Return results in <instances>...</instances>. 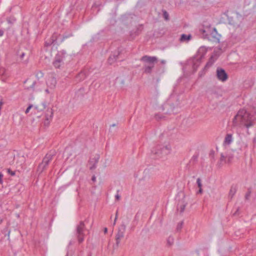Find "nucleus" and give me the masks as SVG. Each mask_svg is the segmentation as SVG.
<instances>
[{"instance_id": "41", "label": "nucleus", "mask_w": 256, "mask_h": 256, "mask_svg": "<svg viewBox=\"0 0 256 256\" xmlns=\"http://www.w3.org/2000/svg\"><path fill=\"white\" fill-rule=\"evenodd\" d=\"M72 35L70 34V35H68V36H64L63 37H62V39L61 40V42H63L66 38H68L69 36H72Z\"/></svg>"}, {"instance_id": "56", "label": "nucleus", "mask_w": 256, "mask_h": 256, "mask_svg": "<svg viewBox=\"0 0 256 256\" xmlns=\"http://www.w3.org/2000/svg\"><path fill=\"white\" fill-rule=\"evenodd\" d=\"M46 92H48H48H49L48 90V89H46Z\"/></svg>"}, {"instance_id": "37", "label": "nucleus", "mask_w": 256, "mask_h": 256, "mask_svg": "<svg viewBox=\"0 0 256 256\" xmlns=\"http://www.w3.org/2000/svg\"><path fill=\"white\" fill-rule=\"evenodd\" d=\"M32 107V104H30L29 105V106L26 109V112H25L26 114L28 113L30 110V109Z\"/></svg>"}, {"instance_id": "55", "label": "nucleus", "mask_w": 256, "mask_h": 256, "mask_svg": "<svg viewBox=\"0 0 256 256\" xmlns=\"http://www.w3.org/2000/svg\"><path fill=\"white\" fill-rule=\"evenodd\" d=\"M92 160H90V161L88 162V163H89L90 164H91V163H92Z\"/></svg>"}, {"instance_id": "20", "label": "nucleus", "mask_w": 256, "mask_h": 256, "mask_svg": "<svg viewBox=\"0 0 256 256\" xmlns=\"http://www.w3.org/2000/svg\"><path fill=\"white\" fill-rule=\"evenodd\" d=\"M237 190V188L236 186H232L230 188V192H229V197L230 199H232L235 194L236 193Z\"/></svg>"}, {"instance_id": "7", "label": "nucleus", "mask_w": 256, "mask_h": 256, "mask_svg": "<svg viewBox=\"0 0 256 256\" xmlns=\"http://www.w3.org/2000/svg\"><path fill=\"white\" fill-rule=\"evenodd\" d=\"M216 76L217 78L222 82L227 80L228 78V74L226 72L225 70L220 67L216 68Z\"/></svg>"}, {"instance_id": "9", "label": "nucleus", "mask_w": 256, "mask_h": 256, "mask_svg": "<svg viewBox=\"0 0 256 256\" xmlns=\"http://www.w3.org/2000/svg\"><path fill=\"white\" fill-rule=\"evenodd\" d=\"M212 31L208 36L207 40L214 42L219 43L220 36L218 33L216 28Z\"/></svg>"}, {"instance_id": "12", "label": "nucleus", "mask_w": 256, "mask_h": 256, "mask_svg": "<svg viewBox=\"0 0 256 256\" xmlns=\"http://www.w3.org/2000/svg\"><path fill=\"white\" fill-rule=\"evenodd\" d=\"M9 75L6 70L3 68H0V78L2 80L5 81Z\"/></svg>"}, {"instance_id": "44", "label": "nucleus", "mask_w": 256, "mask_h": 256, "mask_svg": "<svg viewBox=\"0 0 256 256\" xmlns=\"http://www.w3.org/2000/svg\"><path fill=\"white\" fill-rule=\"evenodd\" d=\"M42 108L39 110H42V109L46 108V106L44 104H42Z\"/></svg>"}, {"instance_id": "28", "label": "nucleus", "mask_w": 256, "mask_h": 256, "mask_svg": "<svg viewBox=\"0 0 256 256\" xmlns=\"http://www.w3.org/2000/svg\"><path fill=\"white\" fill-rule=\"evenodd\" d=\"M174 242V238L172 236H169L167 239V244L168 246H170L173 244Z\"/></svg>"}, {"instance_id": "43", "label": "nucleus", "mask_w": 256, "mask_h": 256, "mask_svg": "<svg viewBox=\"0 0 256 256\" xmlns=\"http://www.w3.org/2000/svg\"><path fill=\"white\" fill-rule=\"evenodd\" d=\"M118 211L117 210L116 212V217H115L114 220V225L116 224V220L118 218Z\"/></svg>"}, {"instance_id": "39", "label": "nucleus", "mask_w": 256, "mask_h": 256, "mask_svg": "<svg viewBox=\"0 0 256 256\" xmlns=\"http://www.w3.org/2000/svg\"><path fill=\"white\" fill-rule=\"evenodd\" d=\"M8 174H10L11 176H14L15 175V172L12 171L10 169H8Z\"/></svg>"}, {"instance_id": "60", "label": "nucleus", "mask_w": 256, "mask_h": 256, "mask_svg": "<svg viewBox=\"0 0 256 256\" xmlns=\"http://www.w3.org/2000/svg\"><path fill=\"white\" fill-rule=\"evenodd\" d=\"M66 256H68V254H67Z\"/></svg>"}, {"instance_id": "21", "label": "nucleus", "mask_w": 256, "mask_h": 256, "mask_svg": "<svg viewBox=\"0 0 256 256\" xmlns=\"http://www.w3.org/2000/svg\"><path fill=\"white\" fill-rule=\"evenodd\" d=\"M214 56H210V58L208 60V61L206 64L204 66V68L208 69L209 68H210L214 64Z\"/></svg>"}, {"instance_id": "1", "label": "nucleus", "mask_w": 256, "mask_h": 256, "mask_svg": "<svg viewBox=\"0 0 256 256\" xmlns=\"http://www.w3.org/2000/svg\"><path fill=\"white\" fill-rule=\"evenodd\" d=\"M256 123V115L251 114L244 110H240L232 120V126H244L247 128L252 126Z\"/></svg>"}, {"instance_id": "40", "label": "nucleus", "mask_w": 256, "mask_h": 256, "mask_svg": "<svg viewBox=\"0 0 256 256\" xmlns=\"http://www.w3.org/2000/svg\"><path fill=\"white\" fill-rule=\"evenodd\" d=\"M118 192V194L115 196L116 199L117 200H119L120 198V196L119 195Z\"/></svg>"}, {"instance_id": "52", "label": "nucleus", "mask_w": 256, "mask_h": 256, "mask_svg": "<svg viewBox=\"0 0 256 256\" xmlns=\"http://www.w3.org/2000/svg\"><path fill=\"white\" fill-rule=\"evenodd\" d=\"M108 232V228H104V234H106Z\"/></svg>"}, {"instance_id": "19", "label": "nucleus", "mask_w": 256, "mask_h": 256, "mask_svg": "<svg viewBox=\"0 0 256 256\" xmlns=\"http://www.w3.org/2000/svg\"><path fill=\"white\" fill-rule=\"evenodd\" d=\"M40 84V82H32V84L30 86V87H28L26 88L28 90H40V88H38Z\"/></svg>"}, {"instance_id": "34", "label": "nucleus", "mask_w": 256, "mask_h": 256, "mask_svg": "<svg viewBox=\"0 0 256 256\" xmlns=\"http://www.w3.org/2000/svg\"><path fill=\"white\" fill-rule=\"evenodd\" d=\"M196 184L198 188H202V184L200 178H198L196 180Z\"/></svg>"}, {"instance_id": "54", "label": "nucleus", "mask_w": 256, "mask_h": 256, "mask_svg": "<svg viewBox=\"0 0 256 256\" xmlns=\"http://www.w3.org/2000/svg\"><path fill=\"white\" fill-rule=\"evenodd\" d=\"M2 219L0 218V224L2 223Z\"/></svg>"}, {"instance_id": "31", "label": "nucleus", "mask_w": 256, "mask_h": 256, "mask_svg": "<svg viewBox=\"0 0 256 256\" xmlns=\"http://www.w3.org/2000/svg\"><path fill=\"white\" fill-rule=\"evenodd\" d=\"M154 118L156 120H159L164 118V116L160 114H155Z\"/></svg>"}, {"instance_id": "47", "label": "nucleus", "mask_w": 256, "mask_h": 256, "mask_svg": "<svg viewBox=\"0 0 256 256\" xmlns=\"http://www.w3.org/2000/svg\"><path fill=\"white\" fill-rule=\"evenodd\" d=\"M92 181L94 182L96 180V177L94 176H93L92 178Z\"/></svg>"}, {"instance_id": "51", "label": "nucleus", "mask_w": 256, "mask_h": 256, "mask_svg": "<svg viewBox=\"0 0 256 256\" xmlns=\"http://www.w3.org/2000/svg\"><path fill=\"white\" fill-rule=\"evenodd\" d=\"M7 21L8 23H10V24H12V22L10 20V18H8L7 19Z\"/></svg>"}, {"instance_id": "25", "label": "nucleus", "mask_w": 256, "mask_h": 256, "mask_svg": "<svg viewBox=\"0 0 256 256\" xmlns=\"http://www.w3.org/2000/svg\"><path fill=\"white\" fill-rule=\"evenodd\" d=\"M118 58V56H111L109 57L108 59V62L112 64V63L114 62L115 60H116V58Z\"/></svg>"}, {"instance_id": "24", "label": "nucleus", "mask_w": 256, "mask_h": 256, "mask_svg": "<svg viewBox=\"0 0 256 256\" xmlns=\"http://www.w3.org/2000/svg\"><path fill=\"white\" fill-rule=\"evenodd\" d=\"M94 162L90 167V170H94L96 168V164L98 162V160L99 159V156H98L94 158Z\"/></svg>"}, {"instance_id": "46", "label": "nucleus", "mask_w": 256, "mask_h": 256, "mask_svg": "<svg viewBox=\"0 0 256 256\" xmlns=\"http://www.w3.org/2000/svg\"><path fill=\"white\" fill-rule=\"evenodd\" d=\"M202 188H199V190L197 192V194H202Z\"/></svg>"}, {"instance_id": "11", "label": "nucleus", "mask_w": 256, "mask_h": 256, "mask_svg": "<svg viewBox=\"0 0 256 256\" xmlns=\"http://www.w3.org/2000/svg\"><path fill=\"white\" fill-rule=\"evenodd\" d=\"M198 53L199 56H197V58H196V62L200 63L201 60L204 58L206 54V50L204 48H200L198 50Z\"/></svg>"}, {"instance_id": "27", "label": "nucleus", "mask_w": 256, "mask_h": 256, "mask_svg": "<svg viewBox=\"0 0 256 256\" xmlns=\"http://www.w3.org/2000/svg\"><path fill=\"white\" fill-rule=\"evenodd\" d=\"M58 38V34L57 33H54L50 38L52 40V42H56Z\"/></svg>"}, {"instance_id": "22", "label": "nucleus", "mask_w": 256, "mask_h": 256, "mask_svg": "<svg viewBox=\"0 0 256 256\" xmlns=\"http://www.w3.org/2000/svg\"><path fill=\"white\" fill-rule=\"evenodd\" d=\"M126 229V226L124 223H122L118 228V234L124 235Z\"/></svg>"}, {"instance_id": "29", "label": "nucleus", "mask_w": 256, "mask_h": 256, "mask_svg": "<svg viewBox=\"0 0 256 256\" xmlns=\"http://www.w3.org/2000/svg\"><path fill=\"white\" fill-rule=\"evenodd\" d=\"M162 13L163 17L164 18V20H169V14L168 12L166 10H163Z\"/></svg>"}, {"instance_id": "30", "label": "nucleus", "mask_w": 256, "mask_h": 256, "mask_svg": "<svg viewBox=\"0 0 256 256\" xmlns=\"http://www.w3.org/2000/svg\"><path fill=\"white\" fill-rule=\"evenodd\" d=\"M251 193H252V190H251V188H248V192L246 193V196H245L246 200H248L249 199V198H250V196Z\"/></svg>"}, {"instance_id": "23", "label": "nucleus", "mask_w": 256, "mask_h": 256, "mask_svg": "<svg viewBox=\"0 0 256 256\" xmlns=\"http://www.w3.org/2000/svg\"><path fill=\"white\" fill-rule=\"evenodd\" d=\"M25 53L24 52H21L20 54V60L24 64H26L28 62V57L27 56L25 59H24V57L25 56Z\"/></svg>"}, {"instance_id": "57", "label": "nucleus", "mask_w": 256, "mask_h": 256, "mask_svg": "<svg viewBox=\"0 0 256 256\" xmlns=\"http://www.w3.org/2000/svg\"><path fill=\"white\" fill-rule=\"evenodd\" d=\"M116 126V124H113L111 126Z\"/></svg>"}, {"instance_id": "58", "label": "nucleus", "mask_w": 256, "mask_h": 256, "mask_svg": "<svg viewBox=\"0 0 256 256\" xmlns=\"http://www.w3.org/2000/svg\"><path fill=\"white\" fill-rule=\"evenodd\" d=\"M38 106H36V108L38 109Z\"/></svg>"}, {"instance_id": "53", "label": "nucleus", "mask_w": 256, "mask_h": 256, "mask_svg": "<svg viewBox=\"0 0 256 256\" xmlns=\"http://www.w3.org/2000/svg\"><path fill=\"white\" fill-rule=\"evenodd\" d=\"M10 231L9 230L8 232V238H10Z\"/></svg>"}, {"instance_id": "5", "label": "nucleus", "mask_w": 256, "mask_h": 256, "mask_svg": "<svg viewBox=\"0 0 256 256\" xmlns=\"http://www.w3.org/2000/svg\"><path fill=\"white\" fill-rule=\"evenodd\" d=\"M66 54V53L64 50L58 52L56 54L52 62V64L56 68H60L63 67Z\"/></svg>"}, {"instance_id": "2", "label": "nucleus", "mask_w": 256, "mask_h": 256, "mask_svg": "<svg viewBox=\"0 0 256 256\" xmlns=\"http://www.w3.org/2000/svg\"><path fill=\"white\" fill-rule=\"evenodd\" d=\"M140 61L144 62L143 72L146 74H150L152 72L155 64L158 62V58L156 56L146 55L141 58Z\"/></svg>"}, {"instance_id": "33", "label": "nucleus", "mask_w": 256, "mask_h": 256, "mask_svg": "<svg viewBox=\"0 0 256 256\" xmlns=\"http://www.w3.org/2000/svg\"><path fill=\"white\" fill-rule=\"evenodd\" d=\"M54 43V42H52V40L50 38V40H47L46 41L44 45H45L46 46L48 47V46H51Z\"/></svg>"}, {"instance_id": "3", "label": "nucleus", "mask_w": 256, "mask_h": 256, "mask_svg": "<svg viewBox=\"0 0 256 256\" xmlns=\"http://www.w3.org/2000/svg\"><path fill=\"white\" fill-rule=\"evenodd\" d=\"M88 218H86L84 221H80L76 227V236L78 242L81 244L84 240L85 234L84 232L86 230V224L88 222Z\"/></svg>"}, {"instance_id": "45", "label": "nucleus", "mask_w": 256, "mask_h": 256, "mask_svg": "<svg viewBox=\"0 0 256 256\" xmlns=\"http://www.w3.org/2000/svg\"><path fill=\"white\" fill-rule=\"evenodd\" d=\"M238 211H239V208H238L237 209V210H236V212L233 214L234 216H237V215H238L239 214V212H238Z\"/></svg>"}, {"instance_id": "10", "label": "nucleus", "mask_w": 256, "mask_h": 256, "mask_svg": "<svg viewBox=\"0 0 256 256\" xmlns=\"http://www.w3.org/2000/svg\"><path fill=\"white\" fill-rule=\"evenodd\" d=\"M164 114H170L174 113V106L173 104L166 103L162 106Z\"/></svg>"}, {"instance_id": "32", "label": "nucleus", "mask_w": 256, "mask_h": 256, "mask_svg": "<svg viewBox=\"0 0 256 256\" xmlns=\"http://www.w3.org/2000/svg\"><path fill=\"white\" fill-rule=\"evenodd\" d=\"M183 224H184L183 222H180L179 223H178V224H177V226H176V230L178 232L181 230V229L182 227Z\"/></svg>"}, {"instance_id": "4", "label": "nucleus", "mask_w": 256, "mask_h": 256, "mask_svg": "<svg viewBox=\"0 0 256 256\" xmlns=\"http://www.w3.org/2000/svg\"><path fill=\"white\" fill-rule=\"evenodd\" d=\"M54 155L55 154L54 152H50L45 156L42 159V162L39 164L38 167L37 172H39V174L42 173L46 168Z\"/></svg>"}, {"instance_id": "18", "label": "nucleus", "mask_w": 256, "mask_h": 256, "mask_svg": "<svg viewBox=\"0 0 256 256\" xmlns=\"http://www.w3.org/2000/svg\"><path fill=\"white\" fill-rule=\"evenodd\" d=\"M124 237V234H118L117 233V234L116 236V245L114 246V247L116 248H118V247L119 244L120 242V240H121V238H123Z\"/></svg>"}, {"instance_id": "14", "label": "nucleus", "mask_w": 256, "mask_h": 256, "mask_svg": "<svg viewBox=\"0 0 256 256\" xmlns=\"http://www.w3.org/2000/svg\"><path fill=\"white\" fill-rule=\"evenodd\" d=\"M192 38V36L191 34H182L180 38V42H188Z\"/></svg>"}, {"instance_id": "8", "label": "nucleus", "mask_w": 256, "mask_h": 256, "mask_svg": "<svg viewBox=\"0 0 256 256\" xmlns=\"http://www.w3.org/2000/svg\"><path fill=\"white\" fill-rule=\"evenodd\" d=\"M216 28L212 27L211 26H204V25L202 28H200L199 31L200 34H202V36L204 39H207L208 36L212 32V30H215Z\"/></svg>"}, {"instance_id": "26", "label": "nucleus", "mask_w": 256, "mask_h": 256, "mask_svg": "<svg viewBox=\"0 0 256 256\" xmlns=\"http://www.w3.org/2000/svg\"><path fill=\"white\" fill-rule=\"evenodd\" d=\"M58 38V34L57 33H54L50 38L52 40V42H56Z\"/></svg>"}, {"instance_id": "36", "label": "nucleus", "mask_w": 256, "mask_h": 256, "mask_svg": "<svg viewBox=\"0 0 256 256\" xmlns=\"http://www.w3.org/2000/svg\"><path fill=\"white\" fill-rule=\"evenodd\" d=\"M2 178H3V174L2 173L0 172V188L2 187Z\"/></svg>"}, {"instance_id": "59", "label": "nucleus", "mask_w": 256, "mask_h": 256, "mask_svg": "<svg viewBox=\"0 0 256 256\" xmlns=\"http://www.w3.org/2000/svg\"><path fill=\"white\" fill-rule=\"evenodd\" d=\"M88 256H91V254H90L88 255Z\"/></svg>"}, {"instance_id": "48", "label": "nucleus", "mask_w": 256, "mask_h": 256, "mask_svg": "<svg viewBox=\"0 0 256 256\" xmlns=\"http://www.w3.org/2000/svg\"><path fill=\"white\" fill-rule=\"evenodd\" d=\"M4 31L2 30H0V36H2L4 34Z\"/></svg>"}, {"instance_id": "38", "label": "nucleus", "mask_w": 256, "mask_h": 256, "mask_svg": "<svg viewBox=\"0 0 256 256\" xmlns=\"http://www.w3.org/2000/svg\"><path fill=\"white\" fill-rule=\"evenodd\" d=\"M214 150H211L210 152V156L212 158H214Z\"/></svg>"}, {"instance_id": "49", "label": "nucleus", "mask_w": 256, "mask_h": 256, "mask_svg": "<svg viewBox=\"0 0 256 256\" xmlns=\"http://www.w3.org/2000/svg\"><path fill=\"white\" fill-rule=\"evenodd\" d=\"M198 65H196V62H194L193 67L194 68L195 66L198 67Z\"/></svg>"}, {"instance_id": "35", "label": "nucleus", "mask_w": 256, "mask_h": 256, "mask_svg": "<svg viewBox=\"0 0 256 256\" xmlns=\"http://www.w3.org/2000/svg\"><path fill=\"white\" fill-rule=\"evenodd\" d=\"M225 159H226V157L224 156V154H221L220 158V162H223V161L225 160Z\"/></svg>"}, {"instance_id": "6", "label": "nucleus", "mask_w": 256, "mask_h": 256, "mask_svg": "<svg viewBox=\"0 0 256 256\" xmlns=\"http://www.w3.org/2000/svg\"><path fill=\"white\" fill-rule=\"evenodd\" d=\"M170 146L169 144L164 146L162 144H158L153 148L152 152L158 156H161L162 155H166L170 152Z\"/></svg>"}, {"instance_id": "42", "label": "nucleus", "mask_w": 256, "mask_h": 256, "mask_svg": "<svg viewBox=\"0 0 256 256\" xmlns=\"http://www.w3.org/2000/svg\"><path fill=\"white\" fill-rule=\"evenodd\" d=\"M141 30H140L139 28H137L136 30L134 32L135 36H138L140 34Z\"/></svg>"}, {"instance_id": "16", "label": "nucleus", "mask_w": 256, "mask_h": 256, "mask_svg": "<svg viewBox=\"0 0 256 256\" xmlns=\"http://www.w3.org/2000/svg\"><path fill=\"white\" fill-rule=\"evenodd\" d=\"M186 204L184 203V202H179L177 206V210L180 211V214L182 213L186 206Z\"/></svg>"}, {"instance_id": "50", "label": "nucleus", "mask_w": 256, "mask_h": 256, "mask_svg": "<svg viewBox=\"0 0 256 256\" xmlns=\"http://www.w3.org/2000/svg\"><path fill=\"white\" fill-rule=\"evenodd\" d=\"M166 60H162L160 61V63H161L162 64H166Z\"/></svg>"}, {"instance_id": "15", "label": "nucleus", "mask_w": 256, "mask_h": 256, "mask_svg": "<svg viewBox=\"0 0 256 256\" xmlns=\"http://www.w3.org/2000/svg\"><path fill=\"white\" fill-rule=\"evenodd\" d=\"M53 110L52 108H48L45 114L46 120L48 121L50 120L53 116Z\"/></svg>"}, {"instance_id": "13", "label": "nucleus", "mask_w": 256, "mask_h": 256, "mask_svg": "<svg viewBox=\"0 0 256 256\" xmlns=\"http://www.w3.org/2000/svg\"><path fill=\"white\" fill-rule=\"evenodd\" d=\"M87 76H88L87 72L86 70H82V71H81L80 72H79L77 74V76H76V78L78 80L81 81V80H82L84 79H85L86 78V77Z\"/></svg>"}, {"instance_id": "17", "label": "nucleus", "mask_w": 256, "mask_h": 256, "mask_svg": "<svg viewBox=\"0 0 256 256\" xmlns=\"http://www.w3.org/2000/svg\"><path fill=\"white\" fill-rule=\"evenodd\" d=\"M232 141V134H227L224 138V144L229 145Z\"/></svg>"}]
</instances>
